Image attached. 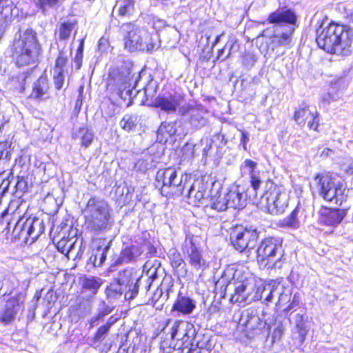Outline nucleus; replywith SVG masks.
I'll use <instances>...</instances> for the list:
<instances>
[{
	"label": "nucleus",
	"instance_id": "nucleus-45",
	"mask_svg": "<svg viewBox=\"0 0 353 353\" xmlns=\"http://www.w3.org/2000/svg\"><path fill=\"white\" fill-rule=\"evenodd\" d=\"M211 208L219 212L224 211L229 208L225 194L223 196L219 195L217 198L214 199L211 203Z\"/></svg>",
	"mask_w": 353,
	"mask_h": 353
},
{
	"label": "nucleus",
	"instance_id": "nucleus-48",
	"mask_svg": "<svg viewBox=\"0 0 353 353\" xmlns=\"http://www.w3.org/2000/svg\"><path fill=\"white\" fill-rule=\"evenodd\" d=\"M274 291V290L273 289V287L269 285L268 286H264L262 290L260 288L259 294L262 296V299L264 298L265 301L270 302L272 300Z\"/></svg>",
	"mask_w": 353,
	"mask_h": 353
},
{
	"label": "nucleus",
	"instance_id": "nucleus-36",
	"mask_svg": "<svg viewBox=\"0 0 353 353\" xmlns=\"http://www.w3.org/2000/svg\"><path fill=\"white\" fill-rule=\"evenodd\" d=\"M77 23L67 21L61 23L57 30V35L59 41H67L70 37L72 30L74 29Z\"/></svg>",
	"mask_w": 353,
	"mask_h": 353
},
{
	"label": "nucleus",
	"instance_id": "nucleus-19",
	"mask_svg": "<svg viewBox=\"0 0 353 353\" xmlns=\"http://www.w3.org/2000/svg\"><path fill=\"white\" fill-rule=\"evenodd\" d=\"M50 85L46 74H41L33 81L28 98L36 102L45 101L50 98Z\"/></svg>",
	"mask_w": 353,
	"mask_h": 353
},
{
	"label": "nucleus",
	"instance_id": "nucleus-47",
	"mask_svg": "<svg viewBox=\"0 0 353 353\" xmlns=\"http://www.w3.org/2000/svg\"><path fill=\"white\" fill-rule=\"evenodd\" d=\"M67 72L53 71L54 84L57 90H61L64 84Z\"/></svg>",
	"mask_w": 353,
	"mask_h": 353
},
{
	"label": "nucleus",
	"instance_id": "nucleus-29",
	"mask_svg": "<svg viewBox=\"0 0 353 353\" xmlns=\"http://www.w3.org/2000/svg\"><path fill=\"white\" fill-rule=\"evenodd\" d=\"M190 176L188 174H178L167 190L168 196L170 195H183L185 188L190 183Z\"/></svg>",
	"mask_w": 353,
	"mask_h": 353
},
{
	"label": "nucleus",
	"instance_id": "nucleus-7",
	"mask_svg": "<svg viewBox=\"0 0 353 353\" xmlns=\"http://www.w3.org/2000/svg\"><path fill=\"white\" fill-rule=\"evenodd\" d=\"M319 194L325 201L341 205L347 199V185L336 174L327 172L318 174L314 177Z\"/></svg>",
	"mask_w": 353,
	"mask_h": 353
},
{
	"label": "nucleus",
	"instance_id": "nucleus-18",
	"mask_svg": "<svg viewBox=\"0 0 353 353\" xmlns=\"http://www.w3.org/2000/svg\"><path fill=\"white\" fill-rule=\"evenodd\" d=\"M183 97L177 92L159 95L153 101L154 106L170 114L174 113L183 101Z\"/></svg>",
	"mask_w": 353,
	"mask_h": 353
},
{
	"label": "nucleus",
	"instance_id": "nucleus-55",
	"mask_svg": "<svg viewBox=\"0 0 353 353\" xmlns=\"http://www.w3.org/2000/svg\"><path fill=\"white\" fill-rule=\"evenodd\" d=\"M300 296L298 293H296L293 296L292 301L287 307L286 310H290L299 305L300 303Z\"/></svg>",
	"mask_w": 353,
	"mask_h": 353
},
{
	"label": "nucleus",
	"instance_id": "nucleus-52",
	"mask_svg": "<svg viewBox=\"0 0 353 353\" xmlns=\"http://www.w3.org/2000/svg\"><path fill=\"white\" fill-rule=\"evenodd\" d=\"M143 48L140 49L139 50L151 52L156 49V44L152 41L151 38H149V34L148 33L145 40H143Z\"/></svg>",
	"mask_w": 353,
	"mask_h": 353
},
{
	"label": "nucleus",
	"instance_id": "nucleus-31",
	"mask_svg": "<svg viewBox=\"0 0 353 353\" xmlns=\"http://www.w3.org/2000/svg\"><path fill=\"white\" fill-rule=\"evenodd\" d=\"M67 0H33L34 5L43 16L50 14V10H57Z\"/></svg>",
	"mask_w": 353,
	"mask_h": 353
},
{
	"label": "nucleus",
	"instance_id": "nucleus-57",
	"mask_svg": "<svg viewBox=\"0 0 353 353\" xmlns=\"http://www.w3.org/2000/svg\"><path fill=\"white\" fill-rule=\"evenodd\" d=\"M257 163L250 159H246L244 161L243 166L245 168H249L250 174L252 175V174H254V170L256 167Z\"/></svg>",
	"mask_w": 353,
	"mask_h": 353
},
{
	"label": "nucleus",
	"instance_id": "nucleus-39",
	"mask_svg": "<svg viewBox=\"0 0 353 353\" xmlns=\"http://www.w3.org/2000/svg\"><path fill=\"white\" fill-rule=\"evenodd\" d=\"M68 61V54L63 50H59V55L56 59L53 71L67 72V63Z\"/></svg>",
	"mask_w": 353,
	"mask_h": 353
},
{
	"label": "nucleus",
	"instance_id": "nucleus-2",
	"mask_svg": "<svg viewBox=\"0 0 353 353\" xmlns=\"http://www.w3.org/2000/svg\"><path fill=\"white\" fill-rule=\"evenodd\" d=\"M295 13L290 9H281L272 12L268 21L274 23L272 30H264L259 37H268L269 48L272 50L279 47H286L292 41V36L295 30L294 26L296 23Z\"/></svg>",
	"mask_w": 353,
	"mask_h": 353
},
{
	"label": "nucleus",
	"instance_id": "nucleus-15",
	"mask_svg": "<svg viewBox=\"0 0 353 353\" xmlns=\"http://www.w3.org/2000/svg\"><path fill=\"white\" fill-rule=\"evenodd\" d=\"M240 324L245 327L248 334L254 336L264 332H269V325L260 319L258 315L247 311L241 315Z\"/></svg>",
	"mask_w": 353,
	"mask_h": 353
},
{
	"label": "nucleus",
	"instance_id": "nucleus-53",
	"mask_svg": "<svg viewBox=\"0 0 353 353\" xmlns=\"http://www.w3.org/2000/svg\"><path fill=\"white\" fill-rule=\"evenodd\" d=\"M240 132L241 134L240 145H242L243 150L246 151L248 150L247 143L250 141V134L248 132L243 130H240Z\"/></svg>",
	"mask_w": 353,
	"mask_h": 353
},
{
	"label": "nucleus",
	"instance_id": "nucleus-54",
	"mask_svg": "<svg viewBox=\"0 0 353 353\" xmlns=\"http://www.w3.org/2000/svg\"><path fill=\"white\" fill-rule=\"evenodd\" d=\"M110 312L109 310H103V311H101L100 312L97 316L92 317L91 319H90V325L92 327L94 326V325L96 323L97 321H100V320H103L104 316H106L107 314H108Z\"/></svg>",
	"mask_w": 353,
	"mask_h": 353
},
{
	"label": "nucleus",
	"instance_id": "nucleus-42",
	"mask_svg": "<svg viewBox=\"0 0 353 353\" xmlns=\"http://www.w3.org/2000/svg\"><path fill=\"white\" fill-rule=\"evenodd\" d=\"M128 83L126 79L119 78L117 82V94L124 100L126 99L127 97H130L132 94V90L130 89V85H127Z\"/></svg>",
	"mask_w": 353,
	"mask_h": 353
},
{
	"label": "nucleus",
	"instance_id": "nucleus-30",
	"mask_svg": "<svg viewBox=\"0 0 353 353\" xmlns=\"http://www.w3.org/2000/svg\"><path fill=\"white\" fill-rule=\"evenodd\" d=\"M195 307L196 303L193 299L179 293L173 305L172 310L183 314H189L192 312Z\"/></svg>",
	"mask_w": 353,
	"mask_h": 353
},
{
	"label": "nucleus",
	"instance_id": "nucleus-40",
	"mask_svg": "<svg viewBox=\"0 0 353 353\" xmlns=\"http://www.w3.org/2000/svg\"><path fill=\"white\" fill-rule=\"evenodd\" d=\"M176 123L163 122L157 130V136L158 137L160 135L162 137H164L165 135L172 137L176 133Z\"/></svg>",
	"mask_w": 353,
	"mask_h": 353
},
{
	"label": "nucleus",
	"instance_id": "nucleus-38",
	"mask_svg": "<svg viewBox=\"0 0 353 353\" xmlns=\"http://www.w3.org/2000/svg\"><path fill=\"white\" fill-rule=\"evenodd\" d=\"M125 290L117 281L111 283L106 288L105 292L110 300L119 299L122 294H125Z\"/></svg>",
	"mask_w": 353,
	"mask_h": 353
},
{
	"label": "nucleus",
	"instance_id": "nucleus-8",
	"mask_svg": "<svg viewBox=\"0 0 353 353\" xmlns=\"http://www.w3.org/2000/svg\"><path fill=\"white\" fill-rule=\"evenodd\" d=\"M197 244V237L188 235L182 250L192 268L196 272H203L209 267V264Z\"/></svg>",
	"mask_w": 353,
	"mask_h": 353
},
{
	"label": "nucleus",
	"instance_id": "nucleus-25",
	"mask_svg": "<svg viewBox=\"0 0 353 353\" xmlns=\"http://www.w3.org/2000/svg\"><path fill=\"white\" fill-rule=\"evenodd\" d=\"M179 174L176 168H167L165 169L159 170L156 175V180L157 183L161 182V194L163 196H168V191L167 190L171 185L172 183L176 179V176Z\"/></svg>",
	"mask_w": 353,
	"mask_h": 353
},
{
	"label": "nucleus",
	"instance_id": "nucleus-60",
	"mask_svg": "<svg viewBox=\"0 0 353 353\" xmlns=\"http://www.w3.org/2000/svg\"><path fill=\"white\" fill-rule=\"evenodd\" d=\"M283 334V328L281 326H278L274 331L273 338L280 339Z\"/></svg>",
	"mask_w": 353,
	"mask_h": 353
},
{
	"label": "nucleus",
	"instance_id": "nucleus-12",
	"mask_svg": "<svg viewBox=\"0 0 353 353\" xmlns=\"http://www.w3.org/2000/svg\"><path fill=\"white\" fill-rule=\"evenodd\" d=\"M260 287H256L254 279L246 280L236 284L230 301L232 303L252 302L262 299L259 294Z\"/></svg>",
	"mask_w": 353,
	"mask_h": 353
},
{
	"label": "nucleus",
	"instance_id": "nucleus-5",
	"mask_svg": "<svg viewBox=\"0 0 353 353\" xmlns=\"http://www.w3.org/2000/svg\"><path fill=\"white\" fill-rule=\"evenodd\" d=\"M256 253V262L263 270L281 269L286 260L283 239L279 237L268 236L262 239Z\"/></svg>",
	"mask_w": 353,
	"mask_h": 353
},
{
	"label": "nucleus",
	"instance_id": "nucleus-4",
	"mask_svg": "<svg viewBox=\"0 0 353 353\" xmlns=\"http://www.w3.org/2000/svg\"><path fill=\"white\" fill-rule=\"evenodd\" d=\"M83 214L86 228L94 234L106 233L114 225L109 205L100 198H90L83 210Z\"/></svg>",
	"mask_w": 353,
	"mask_h": 353
},
{
	"label": "nucleus",
	"instance_id": "nucleus-50",
	"mask_svg": "<svg viewBox=\"0 0 353 353\" xmlns=\"http://www.w3.org/2000/svg\"><path fill=\"white\" fill-rule=\"evenodd\" d=\"M256 61V56L251 52L245 53L242 57V63L247 68L252 67Z\"/></svg>",
	"mask_w": 353,
	"mask_h": 353
},
{
	"label": "nucleus",
	"instance_id": "nucleus-49",
	"mask_svg": "<svg viewBox=\"0 0 353 353\" xmlns=\"http://www.w3.org/2000/svg\"><path fill=\"white\" fill-rule=\"evenodd\" d=\"M261 180L259 179V177L255 176L254 174H252V175H250V184H251L252 190L254 191V193L252 194H251V193H250V194L248 195L250 199H251L252 196L253 197L256 196V194H257L256 191L259 188V187L261 185Z\"/></svg>",
	"mask_w": 353,
	"mask_h": 353
},
{
	"label": "nucleus",
	"instance_id": "nucleus-22",
	"mask_svg": "<svg viewBox=\"0 0 353 353\" xmlns=\"http://www.w3.org/2000/svg\"><path fill=\"white\" fill-rule=\"evenodd\" d=\"M141 254L142 252L141 248H138L131 241L130 245L126 246L123 248L119 256H115L113 258L111 268L123 263L136 261Z\"/></svg>",
	"mask_w": 353,
	"mask_h": 353
},
{
	"label": "nucleus",
	"instance_id": "nucleus-26",
	"mask_svg": "<svg viewBox=\"0 0 353 353\" xmlns=\"http://www.w3.org/2000/svg\"><path fill=\"white\" fill-rule=\"evenodd\" d=\"M132 242L141 248L142 254L147 251L148 254L152 256L157 252L153 245V240L148 231L136 234L132 239Z\"/></svg>",
	"mask_w": 353,
	"mask_h": 353
},
{
	"label": "nucleus",
	"instance_id": "nucleus-34",
	"mask_svg": "<svg viewBox=\"0 0 353 353\" xmlns=\"http://www.w3.org/2000/svg\"><path fill=\"white\" fill-rule=\"evenodd\" d=\"M294 334H298V340L303 343L308 333L309 329L307 326L306 321L304 319L303 314H296L294 316Z\"/></svg>",
	"mask_w": 353,
	"mask_h": 353
},
{
	"label": "nucleus",
	"instance_id": "nucleus-28",
	"mask_svg": "<svg viewBox=\"0 0 353 353\" xmlns=\"http://www.w3.org/2000/svg\"><path fill=\"white\" fill-rule=\"evenodd\" d=\"M111 244L112 239H110L104 247L98 246L96 249L93 250L88 261V265H91L93 267L102 266L106 260L107 253L110 250Z\"/></svg>",
	"mask_w": 353,
	"mask_h": 353
},
{
	"label": "nucleus",
	"instance_id": "nucleus-9",
	"mask_svg": "<svg viewBox=\"0 0 353 353\" xmlns=\"http://www.w3.org/2000/svg\"><path fill=\"white\" fill-rule=\"evenodd\" d=\"M266 191L263 194L261 199L266 203L270 213L281 214L286 206V196L281 187L272 181H268L265 185Z\"/></svg>",
	"mask_w": 353,
	"mask_h": 353
},
{
	"label": "nucleus",
	"instance_id": "nucleus-32",
	"mask_svg": "<svg viewBox=\"0 0 353 353\" xmlns=\"http://www.w3.org/2000/svg\"><path fill=\"white\" fill-rule=\"evenodd\" d=\"M76 247H78L79 248L76 256H81L83 253L81 251L82 242H81L79 245H77V240L75 241H72V239H61L57 244V250L62 254L67 256L72 253Z\"/></svg>",
	"mask_w": 353,
	"mask_h": 353
},
{
	"label": "nucleus",
	"instance_id": "nucleus-27",
	"mask_svg": "<svg viewBox=\"0 0 353 353\" xmlns=\"http://www.w3.org/2000/svg\"><path fill=\"white\" fill-rule=\"evenodd\" d=\"M168 256L170 264L179 276H185L187 274L188 270L186 263L181 256V253L174 248L169 250Z\"/></svg>",
	"mask_w": 353,
	"mask_h": 353
},
{
	"label": "nucleus",
	"instance_id": "nucleus-58",
	"mask_svg": "<svg viewBox=\"0 0 353 353\" xmlns=\"http://www.w3.org/2000/svg\"><path fill=\"white\" fill-rule=\"evenodd\" d=\"M336 98L332 95L330 93H325L321 97V101L323 103L329 104L331 101H336Z\"/></svg>",
	"mask_w": 353,
	"mask_h": 353
},
{
	"label": "nucleus",
	"instance_id": "nucleus-43",
	"mask_svg": "<svg viewBox=\"0 0 353 353\" xmlns=\"http://www.w3.org/2000/svg\"><path fill=\"white\" fill-rule=\"evenodd\" d=\"M299 212V205H298L289 216L283 219V225L294 228H298L299 226V221L297 217Z\"/></svg>",
	"mask_w": 353,
	"mask_h": 353
},
{
	"label": "nucleus",
	"instance_id": "nucleus-33",
	"mask_svg": "<svg viewBox=\"0 0 353 353\" xmlns=\"http://www.w3.org/2000/svg\"><path fill=\"white\" fill-rule=\"evenodd\" d=\"M134 10V0H121L117 1L112 14L115 12L121 17H130L133 14Z\"/></svg>",
	"mask_w": 353,
	"mask_h": 353
},
{
	"label": "nucleus",
	"instance_id": "nucleus-21",
	"mask_svg": "<svg viewBox=\"0 0 353 353\" xmlns=\"http://www.w3.org/2000/svg\"><path fill=\"white\" fill-rule=\"evenodd\" d=\"M229 208L234 209H242L246 205V199L248 196L245 192V188L240 185H232L225 194Z\"/></svg>",
	"mask_w": 353,
	"mask_h": 353
},
{
	"label": "nucleus",
	"instance_id": "nucleus-17",
	"mask_svg": "<svg viewBox=\"0 0 353 353\" xmlns=\"http://www.w3.org/2000/svg\"><path fill=\"white\" fill-rule=\"evenodd\" d=\"M25 297L22 294H18L9 299L5 309L0 316V320L5 324H9L17 317V314L24 309Z\"/></svg>",
	"mask_w": 353,
	"mask_h": 353
},
{
	"label": "nucleus",
	"instance_id": "nucleus-63",
	"mask_svg": "<svg viewBox=\"0 0 353 353\" xmlns=\"http://www.w3.org/2000/svg\"><path fill=\"white\" fill-rule=\"evenodd\" d=\"M83 40H81L76 53H79V54H83Z\"/></svg>",
	"mask_w": 353,
	"mask_h": 353
},
{
	"label": "nucleus",
	"instance_id": "nucleus-61",
	"mask_svg": "<svg viewBox=\"0 0 353 353\" xmlns=\"http://www.w3.org/2000/svg\"><path fill=\"white\" fill-rule=\"evenodd\" d=\"M116 321V319H114L112 316H111L108 322L106 323V324H105L104 325H105L106 327H108V329H110V327H112V325L115 323Z\"/></svg>",
	"mask_w": 353,
	"mask_h": 353
},
{
	"label": "nucleus",
	"instance_id": "nucleus-64",
	"mask_svg": "<svg viewBox=\"0 0 353 353\" xmlns=\"http://www.w3.org/2000/svg\"><path fill=\"white\" fill-rule=\"evenodd\" d=\"M8 214V210L4 209L1 212H0V221L3 219Z\"/></svg>",
	"mask_w": 353,
	"mask_h": 353
},
{
	"label": "nucleus",
	"instance_id": "nucleus-10",
	"mask_svg": "<svg viewBox=\"0 0 353 353\" xmlns=\"http://www.w3.org/2000/svg\"><path fill=\"white\" fill-rule=\"evenodd\" d=\"M123 37L124 46L130 52H134L143 48V40H145L147 32L132 23H124L121 27Z\"/></svg>",
	"mask_w": 353,
	"mask_h": 353
},
{
	"label": "nucleus",
	"instance_id": "nucleus-44",
	"mask_svg": "<svg viewBox=\"0 0 353 353\" xmlns=\"http://www.w3.org/2000/svg\"><path fill=\"white\" fill-rule=\"evenodd\" d=\"M109 331L110 329L104 325L99 327L91 340V345L98 347L101 342L105 338Z\"/></svg>",
	"mask_w": 353,
	"mask_h": 353
},
{
	"label": "nucleus",
	"instance_id": "nucleus-6",
	"mask_svg": "<svg viewBox=\"0 0 353 353\" xmlns=\"http://www.w3.org/2000/svg\"><path fill=\"white\" fill-rule=\"evenodd\" d=\"M159 266L160 263L157 260H155L154 265L149 268L145 276H138L132 269H126L120 272L115 279V281L126 291L125 299H134L137 295L141 285H142L145 292H148L152 282L157 277Z\"/></svg>",
	"mask_w": 353,
	"mask_h": 353
},
{
	"label": "nucleus",
	"instance_id": "nucleus-11",
	"mask_svg": "<svg viewBox=\"0 0 353 353\" xmlns=\"http://www.w3.org/2000/svg\"><path fill=\"white\" fill-rule=\"evenodd\" d=\"M259 238V232L256 228H236L230 234V241L233 247L239 252L246 248L252 249Z\"/></svg>",
	"mask_w": 353,
	"mask_h": 353
},
{
	"label": "nucleus",
	"instance_id": "nucleus-37",
	"mask_svg": "<svg viewBox=\"0 0 353 353\" xmlns=\"http://www.w3.org/2000/svg\"><path fill=\"white\" fill-rule=\"evenodd\" d=\"M102 284L101 279L99 278L90 277L86 278L83 283V288L86 292H89L91 296L95 295Z\"/></svg>",
	"mask_w": 353,
	"mask_h": 353
},
{
	"label": "nucleus",
	"instance_id": "nucleus-13",
	"mask_svg": "<svg viewBox=\"0 0 353 353\" xmlns=\"http://www.w3.org/2000/svg\"><path fill=\"white\" fill-rule=\"evenodd\" d=\"M194 336L195 329L192 323L184 321H175L172 327L170 336L172 341H176V343L173 345V348L188 347L190 340Z\"/></svg>",
	"mask_w": 353,
	"mask_h": 353
},
{
	"label": "nucleus",
	"instance_id": "nucleus-51",
	"mask_svg": "<svg viewBox=\"0 0 353 353\" xmlns=\"http://www.w3.org/2000/svg\"><path fill=\"white\" fill-rule=\"evenodd\" d=\"M10 147L8 142H0V160L10 158Z\"/></svg>",
	"mask_w": 353,
	"mask_h": 353
},
{
	"label": "nucleus",
	"instance_id": "nucleus-16",
	"mask_svg": "<svg viewBox=\"0 0 353 353\" xmlns=\"http://www.w3.org/2000/svg\"><path fill=\"white\" fill-rule=\"evenodd\" d=\"M294 120L299 125H304L308 121L307 125L310 129L318 131L319 125V114L316 111H312L306 103H301L295 110Z\"/></svg>",
	"mask_w": 353,
	"mask_h": 353
},
{
	"label": "nucleus",
	"instance_id": "nucleus-62",
	"mask_svg": "<svg viewBox=\"0 0 353 353\" xmlns=\"http://www.w3.org/2000/svg\"><path fill=\"white\" fill-rule=\"evenodd\" d=\"M332 153V150L329 148H325L321 153L322 157H327Z\"/></svg>",
	"mask_w": 353,
	"mask_h": 353
},
{
	"label": "nucleus",
	"instance_id": "nucleus-24",
	"mask_svg": "<svg viewBox=\"0 0 353 353\" xmlns=\"http://www.w3.org/2000/svg\"><path fill=\"white\" fill-rule=\"evenodd\" d=\"M44 231L43 221L38 218H28L22 225L21 232L27 236L35 239Z\"/></svg>",
	"mask_w": 353,
	"mask_h": 353
},
{
	"label": "nucleus",
	"instance_id": "nucleus-41",
	"mask_svg": "<svg viewBox=\"0 0 353 353\" xmlns=\"http://www.w3.org/2000/svg\"><path fill=\"white\" fill-rule=\"evenodd\" d=\"M138 123V117L134 114H126L120 121V126L125 130H134Z\"/></svg>",
	"mask_w": 353,
	"mask_h": 353
},
{
	"label": "nucleus",
	"instance_id": "nucleus-20",
	"mask_svg": "<svg viewBox=\"0 0 353 353\" xmlns=\"http://www.w3.org/2000/svg\"><path fill=\"white\" fill-rule=\"evenodd\" d=\"M189 188L183 195L188 197V203L196 205L205 199L207 194L208 185L202 179H197L191 183L190 181L188 186Z\"/></svg>",
	"mask_w": 353,
	"mask_h": 353
},
{
	"label": "nucleus",
	"instance_id": "nucleus-59",
	"mask_svg": "<svg viewBox=\"0 0 353 353\" xmlns=\"http://www.w3.org/2000/svg\"><path fill=\"white\" fill-rule=\"evenodd\" d=\"M82 60H83V54L79 53H76L74 61L76 64L77 69H79L82 64Z\"/></svg>",
	"mask_w": 353,
	"mask_h": 353
},
{
	"label": "nucleus",
	"instance_id": "nucleus-3",
	"mask_svg": "<svg viewBox=\"0 0 353 353\" xmlns=\"http://www.w3.org/2000/svg\"><path fill=\"white\" fill-rule=\"evenodd\" d=\"M10 51L17 66L34 65L42 52L37 32L31 28L20 30L10 45Z\"/></svg>",
	"mask_w": 353,
	"mask_h": 353
},
{
	"label": "nucleus",
	"instance_id": "nucleus-1",
	"mask_svg": "<svg viewBox=\"0 0 353 353\" xmlns=\"http://www.w3.org/2000/svg\"><path fill=\"white\" fill-rule=\"evenodd\" d=\"M318 46L330 54L347 55L351 51L353 31L347 26L330 23L322 24L316 31Z\"/></svg>",
	"mask_w": 353,
	"mask_h": 353
},
{
	"label": "nucleus",
	"instance_id": "nucleus-35",
	"mask_svg": "<svg viewBox=\"0 0 353 353\" xmlns=\"http://www.w3.org/2000/svg\"><path fill=\"white\" fill-rule=\"evenodd\" d=\"M73 137L81 141V145L88 148L94 140V133L86 126L79 128L74 134Z\"/></svg>",
	"mask_w": 353,
	"mask_h": 353
},
{
	"label": "nucleus",
	"instance_id": "nucleus-56",
	"mask_svg": "<svg viewBox=\"0 0 353 353\" xmlns=\"http://www.w3.org/2000/svg\"><path fill=\"white\" fill-rule=\"evenodd\" d=\"M7 27V21H6V19H5L3 13H0V40L2 39L4 33H5V31H6V28Z\"/></svg>",
	"mask_w": 353,
	"mask_h": 353
},
{
	"label": "nucleus",
	"instance_id": "nucleus-14",
	"mask_svg": "<svg viewBox=\"0 0 353 353\" xmlns=\"http://www.w3.org/2000/svg\"><path fill=\"white\" fill-rule=\"evenodd\" d=\"M179 114L195 129L201 128L207 124L205 112L199 106L184 104L179 108Z\"/></svg>",
	"mask_w": 353,
	"mask_h": 353
},
{
	"label": "nucleus",
	"instance_id": "nucleus-23",
	"mask_svg": "<svg viewBox=\"0 0 353 353\" xmlns=\"http://www.w3.org/2000/svg\"><path fill=\"white\" fill-rule=\"evenodd\" d=\"M347 214L345 210L324 208L321 211V221L329 226L338 225Z\"/></svg>",
	"mask_w": 353,
	"mask_h": 353
},
{
	"label": "nucleus",
	"instance_id": "nucleus-46",
	"mask_svg": "<svg viewBox=\"0 0 353 353\" xmlns=\"http://www.w3.org/2000/svg\"><path fill=\"white\" fill-rule=\"evenodd\" d=\"M36 71V68H32L27 72L23 73L20 76V79L21 81V89L23 92L26 90V85L32 81L33 79L36 77V75L34 74V72Z\"/></svg>",
	"mask_w": 353,
	"mask_h": 353
}]
</instances>
